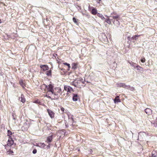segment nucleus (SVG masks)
I'll list each match as a JSON object with an SVG mask.
<instances>
[{"label": "nucleus", "instance_id": "16", "mask_svg": "<svg viewBox=\"0 0 157 157\" xmlns=\"http://www.w3.org/2000/svg\"><path fill=\"white\" fill-rule=\"evenodd\" d=\"M114 103H117L119 102H120V100L119 99V96H117L115 99H114Z\"/></svg>", "mask_w": 157, "mask_h": 157}, {"label": "nucleus", "instance_id": "33", "mask_svg": "<svg viewBox=\"0 0 157 157\" xmlns=\"http://www.w3.org/2000/svg\"><path fill=\"white\" fill-rule=\"evenodd\" d=\"M37 152V150L36 149H34L33 151V153L34 154H36Z\"/></svg>", "mask_w": 157, "mask_h": 157}, {"label": "nucleus", "instance_id": "1", "mask_svg": "<svg viewBox=\"0 0 157 157\" xmlns=\"http://www.w3.org/2000/svg\"><path fill=\"white\" fill-rule=\"evenodd\" d=\"M44 85L45 86V87L48 88V93L50 92L51 93H53V91L54 90L53 88V86L52 85L50 84L48 85V86L46 85Z\"/></svg>", "mask_w": 157, "mask_h": 157}, {"label": "nucleus", "instance_id": "4", "mask_svg": "<svg viewBox=\"0 0 157 157\" xmlns=\"http://www.w3.org/2000/svg\"><path fill=\"white\" fill-rule=\"evenodd\" d=\"M52 95H53V97H54V98L52 99V100H53L55 99H58L59 97V94L56 93V91H55L54 90L53 91V93H52Z\"/></svg>", "mask_w": 157, "mask_h": 157}, {"label": "nucleus", "instance_id": "47", "mask_svg": "<svg viewBox=\"0 0 157 157\" xmlns=\"http://www.w3.org/2000/svg\"><path fill=\"white\" fill-rule=\"evenodd\" d=\"M66 126L67 127V125H66Z\"/></svg>", "mask_w": 157, "mask_h": 157}, {"label": "nucleus", "instance_id": "18", "mask_svg": "<svg viewBox=\"0 0 157 157\" xmlns=\"http://www.w3.org/2000/svg\"><path fill=\"white\" fill-rule=\"evenodd\" d=\"M72 83L73 85L75 87H77L78 85V81L77 80H75Z\"/></svg>", "mask_w": 157, "mask_h": 157}, {"label": "nucleus", "instance_id": "12", "mask_svg": "<svg viewBox=\"0 0 157 157\" xmlns=\"http://www.w3.org/2000/svg\"><path fill=\"white\" fill-rule=\"evenodd\" d=\"M111 17H113V18L114 19H119V16L117 14L113 13L111 15Z\"/></svg>", "mask_w": 157, "mask_h": 157}, {"label": "nucleus", "instance_id": "10", "mask_svg": "<svg viewBox=\"0 0 157 157\" xmlns=\"http://www.w3.org/2000/svg\"><path fill=\"white\" fill-rule=\"evenodd\" d=\"M19 100L22 103H24L25 102V100L23 95L22 94H21V96L19 98Z\"/></svg>", "mask_w": 157, "mask_h": 157}, {"label": "nucleus", "instance_id": "19", "mask_svg": "<svg viewBox=\"0 0 157 157\" xmlns=\"http://www.w3.org/2000/svg\"><path fill=\"white\" fill-rule=\"evenodd\" d=\"M19 83L23 88H24L25 86V85L24 81L22 80L19 81Z\"/></svg>", "mask_w": 157, "mask_h": 157}, {"label": "nucleus", "instance_id": "42", "mask_svg": "<svg viewBox=\"0 0 157 157\" xmlns=\"http://www.w3.org/2000/svg\"><path fill=\"white\" fill-rule=\"evenodd\" d=\"M1 23V21L0 20V23Z\"/></svg>", "mask_w": 157, "mask_h": 157}, {"label": "nucleus", "instance_id": "36", "mask_svg": "<svg viewBox=\"0 0 157 157\" xmlns=\"http://www.w3.org/2000/svg\"><path fill=\"white\" fill-rule=\"evenodd\" d=\"M75 150H76V151H80V149H79V148H77V149Z\"/></svg>", "mask_w": 157, "mask_h": 157}, {"label": "nucleus", "instance_id": "26", "mask_svg": "<svg viewBox=\"0 0 157 157\" xmlns=\"http://www.w3.org/2000/svg\"><path fill=\"white\" fill-rule=\"evenodd\" d=\"M76 66L77 64L76 63H73L72 64V68L75 69L76 68Z\"/></svg>", "mask_w": 157, "mask_h": 157}, {"label": "nucleus", "instance_id": "43", "mask_svg": "<svg viewBox=\"0 0 157 157\" xmlns=\"http://www.w3.org/2000/svg\"><path fill=\"white\" fill-rule=\"evenodd\" d=\"M129 38H130V37H128V39L129 40Z\"/></svg>", "mask_w": 157, "mask_h": 157}, {"label": "nucleus", "instance_id": "9", "mask_svg": "<svg viewBox=\"0 0 157 157\" xmlns=\"http://www.w3.org/2000/svg\"><path fill=\"white\" fill-rule=\"evenodd\" d=\"M69 122L68 124L69 125H71L73 124V118L72 117H70V116H68Z\"/></svg>", "mask_w": 157, "mask_h": 157}, {"label": "nucleus", "instance_id": "30", "mask_svg": "<svg viewBox=\"0 0 157 157\" xmlns=\"http://www.w3.org/2000/svg\"><path fill=\"white\" fill-rule=\"evenodd\" d=\"M141 61L143 63H144L145 62V58L144 57L141 58Z\"/></svg>", "mask_w": 157, "mask_h": 157}, {"label": "nucleus", "instance_id": "3", "mask_svg": "<svg viewBox=\"0 0 157 157\" xmlns=\"http://www.w3.org/2000/svg\"><path fill=\"white\" fill-rule=\"evenodd\" d=\"M64 89L66 91H67V92H71V91H74L73 89L71 87L66 85L64 86Z\"/></svg>", "mask_w": 157, "mask_h": 157}, {"label": "nucleus", "instance_id": "37", "mask_svg": "<svg viewBox=\"0 0 157 157\" xmlns=\"http://www.w3.org/2000/svg\"><path fill=\"white\" fill-rule=\"evenodd\" d=\"M46 96H47L48 98H50V99H52V98H51V97L50 96H48V95H46Z\"/></svg>", "mask_w": 157, "mask_h": 157}, {"label": "nucleus", "instance_id": "32", "mask_svg": "<svg viewBox=\"0 0 157 157\" xmlns=\"http://www.w3.org/2000/svg\"><path fill=\"white\" fill-rule=\"evenodd\" d=\"M73 21L75 23H77V19L73 17Z\"/></svg>", "mask_w": 157, "mask_h": 157}, {"label": "nucleus", "instance_id": "31", "mask_svg": "<svg viewBox=\"0 0 157 157\" xmlns=\"http://www.w3.org/2000/svg\"><path fill=\"white\" fill-rule=\"evenodd\" d=\"M57 91L56 92L58 94V93H59L61 91V89L60 88H58L57 89Z\"/></svg>", "mask_w": 157, "mask_h": 157}, {"label": "nucleus", "instance_id": "15", "mask_svg": "<svg viewBox=\"0 0 157 157\" xmlns=\"http://www.w3.org/2000/svg\"><path fill=\"white\" fill-rule=\"evenodd\" d=\"M129 64L134 68H135L137 65V64L136 63L132 62H129Z\"/></svg>", "mask_w": 157, "mask_h": 157}, {"label": "nucleus", "instance_id": "14", "mask_svg": "<svg viewBox=\"0 0 157 157\" xmlns=\"http://www.w3.org/2000/svg\"><path fill=\"white\" fill-rule=\"evenodd\" d=\"M119 19H114L113 21L114 24L117 26L119 25V21H118Z\"/></svg>", "mask_w": 157, "mask_h": 157}, {"label": "nucleus", "instance_id": "46", "mask_svg": "<svg viewBox=\"0 0 157 157\" xmlns=\"http://www.w3.org/2000/svg\"><path fill=\"white\" fill-rule=\"evenodd\" d=\"M132 89H134V88L133 87V88H132Z\"/></svg>", "mask_w": 157, "mask_h": 157}, {"label": "nucleus", "instance_id": "11", "mask_svg": "<svg viewBox=\"0 0 157 157\" xmlns=\"http://www.w3.org/2000/svg\"><path fill=\"white\" fill-rule=\"evenodd\" d=\"M97 16L100 17H101V19L103 20H105V21L107 23H108V18H106V19H105L104 17H102V15L101 14H100L99 13H98V14H97Z\"/></svg>", "mask_w": 157, "mask_h": 157}, {"label": "nucleus", "instance_id": "44", "mask_svg": "<svg viewBox=\"0 0 157 157\" xmlns=\"http://www.w3.org/2000/svg\"><path fill=\"white\" fill-rule=\"evenodd\" d=\"M36 102H37V101H35V103H36Z\"/></svg>", "mask_w": 157, "mask_h": 157}, {"label": "nucleus", "instance_id": "21", "mask_svg": "<svg viewBox=\"0 0 157 157\" xmlns=\"http://www.w3.org/2000/svg\"><path fill=\"white\" fill-rule=\"evenodd\" d=\"M152 157H157V151H154L152 153Z\"/></svg>", "mask_w": 157, "mask_h": 157}, {"label": "nucleus", "instance_id": "27", "mask_svg": "<svg viewBox=\"0 0 157 157\" xmlns=\"http://www.w3.org/2000/svg\"><path fill=\"white\" fill-rule=\"evenodd\" d=\"M46 73V75L47 76H49L51 74V70H50L49 71H47Z\"/></svg>", "mask_w": 157, "mask_h": 157}, {"label": "nucleus", "instance_id": "24", "mask_svg": "<svg viewBox=\"0 0 157 157\" xmlns=\"http://www.w3.org/2000/svg\"><path fill=\"white\" fill-rule=\"evenodd\" d=\"M140 35H135L134 36L132 37L131 39L133 40H136L138 38V37Z\"/></svg>", "mask_w": 157, "mask_h": 157}, {"label": "nucleus", "instance_id": "38", "mask_svg": "<svg viewBox=\"0 0 157 157\" xmlns=\"http://www.w3.org/2000/svg\"><path fill=\"white\" fill-rule=\"evenodd\" d=\"M80 80L82 82V83H84V82H83V81H82L83 79H82V78H80Z\"/></svg>", "mask_w": 157, "mask_h": 157}, {"label": "nucleus", "instance_id": "29", "mask_svg": "<svg viewBox=\"0 0 157 157\" xmlns=\"http://www.w3.org/2000/svg\"><path fill=\"white\" fill-rule=\"evenodd\" d=\"M8 136H9L10 137V136L12 135V132L10 131V130H8Z\"/></svg>", "mask_w": 157, "mask_h": 157}, {"label": "nucleus", "instance_id": "40", "mask_svg": "<svg viewBox=\"0 0 157 157\" xmlns=\"http://www.w3.org/2000/svg\"><path fill=\"white\" fill-rule=\"evenodd\" d=\"M108 20H109V23H110V21H109L110 20V19L109 18Z\"/></svg>", "mask_w": 157, "mask_h": 157}, {"label": "nucleus", "instance_id": "17", "mask_svg": "<svg viewBox=\"0 0 157 157\" xmlns=\"http://www.w3.org/2000/svg\"><path fill=\"white\" fill-rule=\"evenodd\" d=\"M52 136L53 135H52L47 137V140L48 142H51L52 141L53 138Z\"/></svg>", "mask_w": 157, "mask_h": 157}, {"label": "nucleus", "instance_id": "25", "mask_svg": "<svg viewBox=\"0 0 157 157\" xmlns=\"http://www.w3.org/2000/svg\"><path fill=\"white\" fill-rule=\"evenodd\" d=\"M63 64L64 65L68 66V69L67 70H68V71H69L71 68V66H70V64L69 63H63Z\"/></svg>", "mask_w": 157, "mask_h": 157}, {"label": "nucleus", "instance_id": "28", "mask_svg": "<svg viewBox=\"0 0 157 157\" xmlns=\"http://www.w3.org/2000/svg\"><path fill=\"white\" fill-rule=\"evenodd\" d=\"M13 151L11 150H9L7 152V153L9 154H11V153H13Z\"/></svg>", "mask_w": 157, "mask_h": 157}, {"label": "nucleus", "instance_id": "7", "mask_svg": "<svg viewBox=\"0 0 157 157\" xmlns=\"http://www.w3.org/2000/svg\"><path fill=\"white\" fill-rule=\"evenodd\" d=\"M40 67L44 71H45L48 70V67L46 65H40Z\"/></svg>", "mask_w": 157, "mask_h": 157}, {"label": "nucleus", "instance_id": "39", "mask_svg": "<svg viewBox=\"0 0 157 157\" xmlns=\"http://www.w3.org/2000/svg\"><path fill=\"white\" fill-rule=\"evenodd\" d=\"M144 133H142V132H140L139 134V136H140V135H141V134H143Z\"/></svg>", "mask_w": 157, "mask_h": 157}, {"label": "nucleus", "instance_id": "22", "mask_svg": "<svg viewBox=\"0 0 157 157\" xmlns=\"http://www.w3.org/2000/svg\"><path fill=\"white\" fill-rule=\"evenodd\" d=\"M92 13L94 15L96 14L97 13V10L94 8L92 9L91 11Z\"/></svg>", "mask_w": 157, "mask_h": 157}, {"label": "nucleus", "instance_id": "35", "mask_svg": "<svg viewBox=\"0 0 157 157\" xmlns=\"http://www.w3.org/2000/svg\"><path fill=\"white\" fill-rule=\"evenodd\" d=\"M97 2L98 3H99L100 1H101V0H96Z\"/></svg>", "mask_w": 157, "mask_h": 157}, {"label": "nucleus", "instance_id": "2", "mask_svg": "<svg viewBox=\"0 0 157 157\" xmlns=\"http://www.w3.org/2000/svg\"><path fill=\"white\" fill-rule=\"evenodd\" d=\"M117 85L118 87H122L126 89H128L130 87V86H127L125 84L121 82L117 83Z\"/></svg>", "mask_w": 157, "mask_h": 157}, {"label": "nucleus", "instance_id": "8", "mask_svg": "<svg viewBox=\"0 0 157 157\" xmlns=\"http://www.w3.org/2000/svg\"><path fill=\"white\" fill-rule=\"evenodd\" d=\"M145 113L148 115L151 114L152 113V110L149 108H146L145 109Z\"/></svg>", "mask_w": 157, "mask_h": 157}, {"label": "nucleus", "instance_id": "41", "mask_svg": "<svg viewBox=\"0 0 157 157\" xmlns=\"http://www.w3.org/2000/svg\"><path fill=\"white\" fill-rule=\"evenodd\" d=\"M101 35H102V36L104 35V36H105V34H104V33H102V34H101Z\"/></svg>", "mask_w": 157, "mask_h": 157}, {"label": "nucleus", "instance_id": "23", "mask_svg": "<svg viewBox=\"0 0 157 157\" xmlns=\"http://www.w3.org/2000/svg\"><path fill=\"white\" fill-rule=\"evenodd\" d=\"M38 146L41 148H44L45 147V145L44 143H40L38 144Z\"/></svg>", "mask_w": 157, "mask_h": 157}, {"label": "nucleus", "instance_id": "5", "mask_svg": "<svg viewBox=\"0 0 157 157\" xmlns=\"http://www.w3.org/2000/svg\"><path fill=\"white\" fill-rule=\"evenodd\" d=\"M48 114L51 118H53L54 117V113L51 110L49 109H47Z\"/></svg>", "mask_w": 157, "mask_h": 157}, {"label": "nucleus", "instance_id": "34", "mask_svg": "<svg viewBox=\"0 0 157 157\" xmlns=\"http://www.w3.org/2000/svg\"><path fill=\"white\" fill-rule=\"evenodd\" d=\"M61 110L62 111L64 112V109L63 107H62L61 108Z\"/></svg>", "mask_w": 157, "mask_h": 157}, {"label": "nucleus", "instance_id": "6", "mask_svg": "<svg viewBox=\"0 0 157 157\" xmlns=\"http://www.w3.org/2000/svg\"><path fill=\"white\" fill-rule=\"evenodd\" d=\"M13 141L12 138H10L8 140L7 145L9 146H10L13 144Z\"/></svg>", "mask_w": 157, "mask_h": 157}, {"label": "nucleus", "instance_id": "13", "mask_svg": "<svg viewBox=\"0 0 157 157\" xmlns=\"http://www.w3.org/2000/svg\"><path fill=\"white\" fill-rule=\"evenodd\" d=\"M73 100L74 101H76L78 100V97L77 94H73Z\"/></svg>", "mask_w": 157, "mask_h": 157}, {"label": "nucleus", "instance_id": "45", "mask_svg": "<svg viewBox=\"0 0 157 157\" xmlns=\"http://www.w3.org/2000/svg\"><path fill=\"white\" fill-rule=\"evenodd\" d=\"M105 37L107 39V37Z\"/></svg>", "mask_w": 157, "mask_h": 157}, {"label": "nucleus", "instance_id": "20", "mask_svg": "<svg viewBox=\"0 0 157 157\" xmlns=\"http://www.w3.org/2000/svg\"><path fill=\"white\" fill-rule=\"evenodd\" d=\"M135 68H136L137 70H139L142 71H143V68L139 65H137Z\"/></svg>", "mask_w": 157, "mask_h": 157}]
</instances>
